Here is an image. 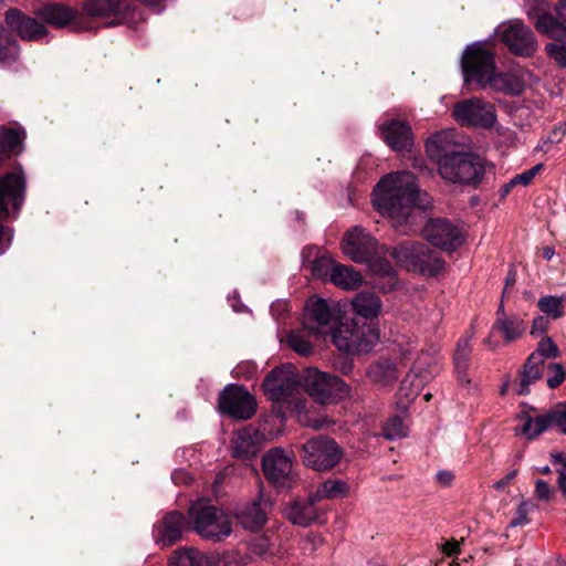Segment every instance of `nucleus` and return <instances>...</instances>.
I'll return each mask as SVG.
<instances>
[{
	"label": "nucleus",
	"instance_id": "ea45409f",
	"mask_svg": "<svg viewBox=\"0 0 566 566\" xmlns=\"http://www.w3.org/2000/svg\"><path fill=\"white\" fill-rule=\"evenodd\" d=\"M419 264L415 265L413 271H418L426 275H436L444 266V262L434 252L430 251L426 245V252L419 258Z\"/></svg>",
	"mask_w": 566,
	"mask_h": 566
},
{
	"label": "nucleus",
	"instance_id": "a878e982",
	"mask_svg": "<svg viewBox=\"0 0 566 566\" xmlns=\"http://www.w3.org/2000/svg\"><path fill=\"white\" fill-rule=\"evenodd\" d=\"M23 190L24 179L20 171L0 178V212H7L10 202L17 206Z\"/></svg>",
	"mask_w": 566,
	"mask_h": 566
},
{
	"label": "nucleus",
	"instance_id": "4d7b16f0",
	"mask_svg": "<svg viewBox=\"0 0 566 566\" xmlns=\"http://www.w3.org/2000/svg\"><path fill=\"white\" fill-rule=\"evenodd\" d=\"M304 547L303 549L304 551H310V552H313L317 548L318 545L322 544V538L319 536H316L314 534H308L305 538H304Z\"/></svg>",
	"mask_w": 566,
	"mask_h": 566
},
{
	"label": "nucleus",
	"instance_id": "5fc2aeb1",
	"mask_svg": "<svg viewBox=\"0 0 566 566\" xmlns=\"http://www.w3.org/2000/svg\"><path fill=\"white\" fill-rule=\"evenodd\" d=\"M548 368L554 371V376L547 379V385L551 388H555L564 381L565 373L559 364H549Z\"/></svg>",
	"mask_w": 566,
	"mask_h": 566
},
{
	"label": "nucleus",
	"instance_id": "ddd939ff",
	"mask_svg": "<svg viewBox=\"0 0 566 566\" xmlns=\"http://www.w3.org/2000/svg\"><path fill=\"white\" fill-rule=\"evenodd\" d=\"M501 39L517 55L530 56L537 50L533 31L521 20H511L501 27Z\"/></svg>",
	"mask_w": 566,
	"mask_h": 566
},
{
	"label": "nucleus",
	"instance_id": "a211bd4d",
	"mask_svg": "<svg viewBox=\"0 0 566 566\" xmlns=\"http://www.w3.org/2000/svg\"><path fill=\"white\" fill-rule=\"evenodd\" d=\"M6 23L11 31L25 41H38L48 34V29L43 23L18 9H10L6 12Z\"/></svg>",
	"mask_w": 566,
	"mask_h": 566
},
{
	"label": "nucleus",
	"instance_id": "7c9ffc66",
	"mask_svg": "<svg viewBox=\"0 0 566 566\" xmlns=\"http://www.w3.org/2000/svg\"><path fill=\"white\" fill-rule=\"evenodd\" d=\"M526 325L523 319L515 315L510 317H502L496 319L492 332H500L506 342H514L518 339L525 332Z\"/></svg>",
	"mask_w": 566,
	"mask_h": 566
},
{
	"label": "nucleus",
	"instance_id": "393cba45",
	"mask_svg": "<svg viewBox=\"0 0 566 566\" xmlns=\"http://www.w3.org/2000/svg\"><path fill=\"white\" fill-rule=\"evenodd\" d=\"M316 502L311 495L307 500H295L289 503L283 515L294 525L306 527L317 518Z\"/></svg>",
	"mask_w": 566,
	"mask_h": 566
},
{
	"label": "nucleus",
	"instance_id": "49530a36",
	"mask_svg": "<svg viewBox=\"0 0 566 566\" xmlns=\"http://www.w3.org/2000/svg\"><path fill=\"white\" fill-rule=\"evenodd\" d=\"M533 507L534 505L532 503L522 501L515 511V515L512 518L510 526L516 527L526 525L530 522L528 514Z\"/></svg>",
	"mask_w": 566,
	"mask_h": 566
},
{
	"label": "nucleus",
	"instance_id": "3c124183",
	"mask_svg": "<svg viewBox=\"0 0 566 566\" xmlns=\"http://www.w3.org/2000/svg\"><path fill=\"white\" fill-rule=\"evenodd\" d=\"M552 428L556 427L563 433H566V407H558L551 411Z\"/></svg>",
	"mask_w": 566,
	"mask_h": 566
},
{
	"label": "nucleus",
	"instance_id": "603ef678",
	"mask_svg": "<svg viewBox=\"0 0 566 566\" xmlns=\"http://www.w3.org/2000/svg\"><path fill=\"white\" fill-rule=\"evenodd\" d=\"M553 463L558 465L559 484L564 493H566V453L553 454Z\"/></svg>",
	"mask_w": 566,
	"mask_h": 566
},
{
	"label": "nucleus",
	"instance_id": "c9c22d12",
	"mask_svg": "<svg viewBox=\"0 0 566 566\" xmlns=\"http://www.w3.org/2000/svg\"><path fill=\"white\" fill-rule=\"evenodd\" d=\"M317 335L311 328H306L303 323V328L297 331H291L286 337L287 345L300 355H308L312 352L311 337Z\"/></svg>",
	"mask_w": 566,
	"mask_h": 566
},
{
	"label": "nucleus",
	"instance_id": "0eeeda50",
	"mask_svg": "<svg viewBox=\"0 0 566 566\" xmlns=\"http://www.w3.org/2000/svg\"><path fill=\"white\" fill-rule=\"evenodd\" d=\"M379 338L377 324H361L355 318L342 323L332 334L335 346L346 354L368 353Z\"/></svg>",
	"mask_w": 566,
	"mask_h": 566
},
{
	"label": "nucleus",
	"instance_id": "680f3d73",
	"mask_svg": "<svg viewBox=\"0 0 566 566\" xmlns=\"http://www.w3.org/2000/svg\"><path fill=\"white\" fill-rule=\"evenodd\" d=\"M436 479L441 485L447 486L453 481L454 474L451 471H439Z\"/></svg>",
	"mask_w": 566,
	"mask_h": 566
},
{
	"label": "nucleus",
	"instance_id": "dca6fc26",
	"mask_svg": "<svg viewBox=\"0 0 566 566\" xmlns=\"http://www.w3.org/2000/svg\"><path fill=\"white\" fill-rule=\"evenodd\" d=\"M464 150V146L458 140L455 130H441L430 136L426 143L428 157L440 167V164L448 161Z\"/></svg>",
	"mask_w": 566,
	"mask_h": 566
},
{
	"label": "nucleus",
	"instance_id": "c756f323",
	"mask_svg": "<svg viewBox=\"0 0 566 566\" xmlns=\"http://www.w3.org/2000/svg\"><path fill=\"white\" fill-rule=\"evenodd\" d=\"M520 421L521 426L517 429L518 433L523 434L526 439H534L547 429L552 428L551 411L536 417L522 415L520 417Z\"/></svg>",
	"mask_w": 566,
	"mask_h": 566
},
{
	"label": "nucleus",
	"instance_id": "72a5a7b5",
	"mask_svg": "<svg viewBox=\"0 0 566 566\" xmlns=\"http://www.w3.org/2000/svg\"><path fill=\"white\" fill-rule=\"evenodd\" d=\"M19 51L18 42L10 38L4 27H0V67L13 65L18 61Z\"/></svg>",
	"mask_w": 566,
	"mask_h": 566
},
{
	"label": "nucleus",
	"instance_id": "20e7f679",
	"mask_svg": "<svg viewBox=\"0 0 566 566\" xmlns=\"http://www.w3.org/2000/svg\"><path fill=\"white\" fill-rule=\"evenodd\" d=\"M342 251L356 263H367L371 274L377 279L375 286L384 292L397 284L396 272L381 254L384 248L361 227L355 226L346 231L342 241Z\"/></svg>",
	"mask_w": 566,
	"mask_h": 566
},
{
	"label": "nucleus",
	"instance_id": "aec40b11",
	"mask_svg": "<svg viewBox=\"0 0 566 566\" xmlns=\"http://www.w3.org/2000/svg\"><path fill=\"white\" fill-rule=\"evenodd\" d=\"M264 432L249 426L239 430L232 440L233 455L238 459H250L256 454L261 444L269 440Z\"/></svg>",
	"mask_w": 566,
	"mask_h": 566
},
{
	"label": "nucleus",
	"instance_id": "e433bc0d",
	"mask_svg": "<svg viewBox=\"0 0 566 566\" xmlns=\"http://www.w3.org/2000/svg\"><path fill=\"white\" fill-rule=\"evenodd\" d=\"M348 493V485L340 480H327L323 482L317 490L315 491L313 496V501L316 503L322 500H334L338 497H343Z\"/></svg>",
	"mask_w": 566,
	"mask_h": 566
},
{
	"label": "nucleus",
	"instance_id": "37998d69",
	"mask_svg": "<svg viewBox=\"0 0 566 566\" xmlns=\"http://www.w3.org/2000/svg\"><path fill=\"white\" fill-rule=\"evenodd\" d=\"M471 352V336H463L458 340L454 353V366L459 376L465 373L468 358Z\"/></svg>",
	"mask_w": 566,
	"mask_h": 566
},
{
	"label": "nucleus",
	"instance_id": "58836bf2",
	"mask_svg": "<svg viewBox=\"0 0 566 566\" xmlns=\"http://www.w3.org/2000/svg\"><path fill=\"white\" fill-rule=\"evenodd\" d=\"M303 265L308 268L314 277L331 282L332 272L336 263L329 255L323 254L316 256L313 261H304Z\"/></svg>",
	"mask_w": 566,
	"mask_h": 566
},
{
	"label": "nucleus",
	"instance_id": "79ce46f5",
	"mask_svg": "<svg viewBox=\"0 0 566 566\" xmlns=\"http://www.w3.org/2000/svg\"><path fill=\"white\" fill-rule=\"evenodd\" d=\"M22 133L18 129L7 128L0 130V149L9 157L19 151L22 142Z\"/></svg>",
	"mask_w": 566,
	"mask_h": 566
},
{
	"label": "nucleus",
	"instance_id": "9b49d317",
	"mask_svg": "<svg viewBox=\"0 0 566 566\" xmlns=\"http://www.w3.org/2000/svg\"><path fill=\"white\" fill-rule=\"evenodd\" d=\"M452 115L459 124L475 128H491L496 123L494 105L478 97L455 104Z\"/></svg>",
	"mask_w": 566,
	"mask_h": 566
},
{
	"label": "nucleus",
	"instance_id": "e2e57ef3",
	"mask_svg": "<svg viewBox=\"0 0 566 566\" xmlns=\"http://www.w3.org/2000/svg\"><path fill=\"white\" fill-rule=\"evenodd\" d=\"M171 478L175 483L188 482L190 479L189 474L184 470L175 471Z\"/></svg>",
	"mask_w": 566,
	"mask_h": 566
},
{
	"label": "nucleus",
	"instance_id": "a19ab883",
	"mask_svg": "<svg viewBox=\"0 0 566 566\" xmlns=\"http://www.w3.org/2000/svg\"><path fill=\"white\" fill-rule=\"evenodd\" d=\"M564 301L563 296L547 295L538 300L537 306L546 316L558 319L564 315Z\"/></svg>",
	"mask_w": 566,
	"mask_h": 566
},
{
	"label": "nucleus",
	"instance_id": "7ed1b4c3",
	"mask_svg": "<svg viewBox=\"0 0 566 566\" xmlns=\"http://www.w3.org/2000/svg\"><path fill=\"white\" fill-rule=\"evenodd\" d=\"M300 377L296 368L291 364L282 365L273 369L264 379L263 389L270 400L277 407V415L281 419L285 418L287 411H295L297 420L302 426L314 429L328 427L332 421L327 418L311 419L303 411L304 405L297 399L300 392Z\"/></svg>",
	"mask_w": 566,
	"mask_h": 566
},
{
	"label": "nucleus",
	"instance_id": "774afa93",
	"mask_svg": "<svg viewBox=\"0 0 566 566\" xmlns=\"http://www.w3.org/2000/svg\"><path fill=\"white\" fill-rule=\"evenodd\" d=\"M554 254H555V251H554L553 248H551V247L544 248V250H543V258L545 260H551L554 256Z\"/></svg>",
	"mask_w": 566,
	"mask_h": 566
},
{
	"label": "nucleus",
	"instance_id": "f8f14e48",
	"mask_svg": "<svg viewBox=\"0 0 566 566\" xmlns=\"http://www.w3.org/2000/svg\"><path fill=\"white\" fill-rule=\"evenodd\" d=\"M256 408L252 395L239 386H228L220 394L219 409L232 418L245 420L251 418Z\"/></svg>",
	"mask_w": 566,
	"mask_h": 566
},
{
	"label": "nucleus",
	"instance_id": "c03bdc74",
	"mask_svg": "<svg viewBox=\"0 0 566 566\" xmlns=\"http://www.w3.org/2000/svg\"><path fill=\"white\" fill-rule=\"evenodd\" d=\"M382 432L388 440L400 439L407 437L408 427L400 416H394L384 426Z\"/></svg>",
	"mask_w": 566,
	"mask_h": 566
},
{
	"label": "nucleus",
	"instance_id": "bf43d9fd",
	"mask_svg": "<svg viewBox=\"0 0 566 566\" xmlns=\"http://www.w3.org/2000/svg\"><path fill=\"white\" fill-rule=\"evenodd\" d=\"M548 327V319L543 316H538L533 321L532 334L544 333Z\"/></svg>",
	"mask_w": 566,
	"mask_h": 566
},
{
	"label": "nucleus",
	"instance_id": "69168bd1",
	"mask_svg": "<svg viewBox=\"0 0 566 566\" xmlns=\"http://www.w3.org/2000/svg\"><path fill=\"white\" fill-rule=\"evenodd\" d=\"M515 186H511V180L506 184H504L501 189H500V193L502 197H505L510 193V191L514 188Z\"/></svg>",
	"mask_w": 566,
	"mask_h": 566
},
{
	"label": "nucleus",
	"instance_id": "052dcab7",
	"mask_svg": "<svg viewBox=\"0 0 566 566\" xmlns=\"http://www.w3.org/2000/svg\"><path fill=\"white\" fill-rule=\"evenodd\" d=\"M11 241V233L0 223V254L3 253Z\"/></svg>",
	"mask_w": 566,
	"mask_h": 566
},
{
	"label": "nucleus",
	"instance_id": "a18cd8bd",
	"mask_svg": "<svg viewBox=\"0 0 566 566\" xmlns=\"http://www.w3.org/2000/svg\"><path fill=\"white\" fill-rule=\"evenodd\" d=\"M558 354L559 350L552 338L545 337L538 343L537 349L530 356H537V360L544 365L546 359L555 358Z\"/></svg>",
	"mask_w": 566,
	"mask_h": 566
},
{
	"label": "nucleus",
	"instance_id": "6ab92c4d",
	"mask_svg": "<svg viewBox=\"0 0 566 566\" xmlns=\"http://www.w3.org/2000/svg\"><path fill=\"white\" fill-rule=\"evenodd\" d=\"M186 527L187 523L182 514L172 511L154 526V537L161 546H169L181 538Z\"/></svg>",
	"mask_w": 566,
	"mask_h": 566
},
{
	"label": "nucleus",
	"instance_id": "5701e85b",
	"mask_svg": "<svg viewBox=\"0 0 566 566\" xmlns=\"http://www.w3.org/2000/svg\"><path fill=\"white\" fill-rule=\"evenodd\" d=\"M350 307L357 318L365 321L363 324H376L375 321L382 310V302L378 295L363 291L352 298Z\"/></svg>",
	"mask_w": 566,
	"mask_h": 566
},
{
	"label": "nucleus",
	"instance_id": "4c0bfd02",
	"mask_svg": "<svg viewBox=\"0 0 566 566\" xmlns=\"http://www.w3.org/2000/svg\"><path fill=\"white\" fill-rule=\"evenodd\" d=\"M367 375L375 384L387 385L397 378V370L389 361H377L369 366Z\"/></svg>",
	"mask_w": 566,
	"mask_h": 566
},
{
	"label": "nucleus",
	"instance_id": "f704fd0d",
	"mask_svg": "<svg viewBox=\"0 0 566 566\" xmlns=\"http://www.w3.org/2000/svg\"><path fill=\"white\" fill-rule=\"evenodd\" d=\"M544 371V365L537 360V356H530L524 365V370L522 373V379L516 388V392L518 395L528 394L530 385L539 379Z\"/></svg>",
	"mask_w": 566,
	"mask_h": 566
},
{
	"label": "nucleus",
	"instance_id": "473e14b6",
	"mask_svg": "<svg viewBox=\"0 0 566 566\" xmlns=\"http://www.w3.org/2000/svg\"><path fill=\"white\" fill-rule=\"evenodd\" d=\"M108 27L134 21L135 11L127 0H108Z\"/></svg>",
	"mask_w": 566,
	"mask_h": 566
},
{
	"label": "nucleus",
	"instance_id": "338daca9",
	"mask_svg": "<svg viewBox=\"0 0 566 566\" xmlns=\"http://www.w3.org/2000/svg\"><path fill=\"white\" fill-rule=\"evenodd\" d=\"M511 315H507L504 311V302L501 301L497 312H496V319H501L502 317H510Z\"/></svg>",
	"mask_w": 566,
	"mask_h": 566
},
{
	"label": "nucleus",
	"instance_id": "f257e3e1",
	"mask_svg": "<svg viewBox=\"0 0 566 566\" xmlns=\"http://www.w3.org/2000/svg\"><path fill=\"white\" fill-rule=\"evenodd\" d=\"M426 193H421L415 176L409 171L390 172L384 176L373 190L374 208L390 219L395 228L410 222L415 208H424Z\"/></svg>",
	"mask_w": 566,
	"mask_h": 566
},
{
	"label": "nucleus",
	"instance_id": "6e6552de",
	"mask_svg": "<svg viewBox=\"0 0 566 566\" xmlns=\"http://www.w3.org/2000/svg\"><path fill=\"white\" fill-rule=\"evenodd\" d=\"M438 171L444 180L452 184H478L484 175V161L481 157L463 150L440 164Z\"/></svg>",
	"mask_w": 566,
	"mask_h": 566
},
{
	"label": "nucleus",
	"instance_id": "f03ea898",
	"mask_svg": "<svg viewBox=\"0 0 566 566\" xmlns=\"http://www.w3.org/2000/svg\"><path fill=\"white\" fill-rule=\"evenodd\" d=\"M461 66L467 85L474 83L480 88L490 87L510 95L521 94L535 81L533 74L523 69L509 73H496L494 55L481 42L468 45L461 60Z\"/></svg>",
	"mask_w": 566,
	"mask_h": 566
},
{
	"label": "nucleus",
	"instance_id": "09e8293b",
	"mask_svg": "<svg viewBox=\"0 0 566 566\" xmlns=\"http://www.w3.org/2000/svg\"><path fill=\"white\" fill-rule=\"evenodd\" d=\"M542 169L543 164H537L531 169L516 175L511 179V186H528Z\"/></svg>",
	"mask_w": 566,
	"mask_h": 566
},
{
	"label": "nucleus",
	"instance_id": "1a4fd4ad",
	"mask_svg": "<svg viewBox=\"0 0 566 566\" xmlns=\"http://www.w3.org/2000/svg\"><path fill=\"white\" fill-rule=\"evenodd\" d=\"M303 386L317 402L325 403L331 399H344L350 396V388L337 376L307 369L302 376Z\"/></svg>",
	"mask_w": 566,
	"mask_h": 566
},
{
	"label": "nucleus",
	"instance_id": "9d476101",
	"mask_svg": "<svg viewBox=\"0 0 566 566\" xmlns=\"http://www.w3.org/2000/svg\"><path fill=\"white\" fill-rule=\"evenodd\" d=\"M342 449L327 437H316L302 446V460L305 465L315 471L333 469L342 458Z\"/></svg>",
	"mask_w": 566,
	"mask_h": 566
},
{
	"label": "nucleus",
	"instance_id": "0e129e2a",
	"mask_svg": "<svg viewBox=\"0 0 566 566\" xmlns=\"http://www.w3.org/2000/svg\"><path fill=\"white\" fill-rule=\"evenodd\" d=\"M556 12L564 23H566V0H562L556 7Z\"/></svg>",
	"mask_w": 566,
	"mask_h": 566
},
{
	"label": "nucleus",
	"instance_id": "bb28decb",
	"mask_svg": "<svg viewBox=\"0 0 566 566\" xmlns=\"http://www.w3.org/2000/svg\"><path fill=\"white\" fill-rule=\"evenodd\" d=\"M428 376L418 375L416 370L407 375L398 390L397 408L406 412L410 402L418 396L421 387L428 380Z\"/></svg>",
	"mask_w": 566,
	"mask_h": 566
},
{
	"label": "nucleus",
	"instance_id": "4be33fe9",
	"mask_svg": "<svg viewBox=\"0 0 566 566\" xmlns=\"http://www.w3.org/2000/svg\"><path fill=\"white\" fill-rule=\"evenodd\" d=\"M35 14L48 24L62 29L75 22L78 11L64 3L51 2L36 9Z\"/></svg>",
	"mask_w": 566,
	"mask_h": 566
},
{
	"label": "nucleus",
	"instance_id": "13d9d810",
	"mask_svg": "<svg viewBox=\"0 0 566 566\" xmlns=\"http://www.w3.org/2000/svg\"><path fill=\"white\" fill-rule=\"evenodd\" d=\"M441 549L447 556H454L460 553V544L457 541H448L442 544Z\"/></svg>",
	"mask_w": 566,
	"mask_h": 566
},
{
	"label": "nucleus",
	"instance_id": "de8ad7c7",
	"mask_svg": "<svg viewBox=\"0 0 566 566\" xmlns=\"http://www.w3.org/2000/svg\"><path fill=\"white\" fill-rule=\"evenodd\" d=\"M83 12L91 18H102L106 13V0H86Z\"/></svg>",
	"mask_w": 566,
	"mask_h": 566
},
{
	"label": "nucleus",
	"instance_id": "423d86ee",
	"mask_svg": "<svg viewBox=\"0 0 566 566\" xmlns=\"http://www.w3.org/2000/svg\"><path fill=\"white\" fill-rule=\"evenodd\" d=\"M188 516L190 525L202 538L220 542L232 532L229 516L221 509L202 501L190 505Z\"/></svg>",
	"mask_w": 566,
	"mask_h": 566
},
{
	"label": "nucleus",
	"instance_id": "cd10ccee",
	"mask_svg": "<svg viewBox=\"0 0 566 566\" xmlns=\"http://www.w3.org/2000/svg\"><path fill=\"white\" fill-rule=\"evenodd\" d=\"M426 252V244L406 241L398 244L391 252L392 258L397 263L407 269L413 271L415 265L419 264V258Z\"/></svg>",
	"mask_w": 566,
	"mask_h": 566
},
{
	"label": "nucleus",
	"instance_id": "2f4dec72",
	"mask_svg": "<svg viewBox=\"0 0 566 566\" xmlns=\"http://www.w3.org/2000/svg\"><path fill=\"white\" fill-rule=\"evenodd\" d=\"M170 566H210V555L195 548H182L174 553Z\"/></svg>",
	"mask_w": 566,
	"mask_h": 566
},
{
	"label": "nucleus",
	"instance_id": "2eb2a0df",
	"mask_svg": "<svg viewBox=\"0 0 566 566\" xmlns=\"http://www.w3.org/2000/svg\"><path fill=\"white\" fill-rule=\"evenodd\" d=\"M266 479L275 486H287L293 476V463L290 454L282 448H273L262 459Z\"/></svg>",
	"mask_w": 566,
	"mask_h": 566
},
{
	"label": "nucleus",
	"instance_id": "6e6d98bb",
	"mask_svg": "<svg viewBox=\"0 0 566 566\" xmlns=\"http://www.w3.org/2000/svg\"><path fill=\"white\" fill-rule=\"evenodd\" d=\"M552 495V490L548 484L543 480H537L535 484V496L538 500L548 501Z\"/></svg>",
	"mask_w": 566,
	"mask_h": 566
},
{
	"label": "nucleus",
	"instance_id": "39448f33",
	"mask_svg": "<svg viewBox=\"0 0 566 566\" xmlns=\"http://www.w3.org/2000/svg\"><path fill=\"white\" fill-rule=\"evenodd\" d=\"M545 0H527L526 14L534 19L536 30L554 42L546 44L545 51L559 66L566 69V25L548 13Z\"/></svg>",
	"mask_w": 566,
	"mask_h": 566
},
{
	"label": "nucleus",
	"instance_id": "412c9836",
	"mask_svg": "<svg viewBox=\"0 0 566 566\" xmlns=\"http://www.w3.org/2000/svg\"><path fill=\"white\" fill-rule=\"evenodd\" d=\"M271 507L272 503L270 499L260 494L252 503L239 511V522L247 530L258 531L268 521V514Z\"/></svg>",
	"mask_w": 566,
	"mask_h": 566
},
{
	"label": "nucleus",
	"instance_id": "c85d7f7f",
	"mask_svg": "<svg viewBox=\"0 0 566 566\" xmlns=\"http://www.w3.org/2000/svg\"><path fill=\"white\" fill-rule=\"evenodd\" d=\"M331 282L343 290H356L363 284V276L353 266L336 263Z\"/></svg>",
	"mask_w": 566,
	"mask_h": 566
},
{
	"label": "nucleus",
	"instance_id": "8fccbe9b",
	"mask_svg": "<svg viewBox=\"0 0 566 566\" xmlns=\"http://www.w3.org/2000/svg\"><path fill=\"white\" fill-rule=\"evenodd\" d=\"M210 566H242V563L237 553H226L223 555H210Z\"/></svg>",
	"mask_w": 566,
	"mask_h": 566
},
{
	"label": "nucleus",
	"instance_id": "4468645a",
	"mask_svg": "<svg viewBox=\"0 0 566 566\" xmlns=\"http://www.w3.org/2000/svg\"><path fill=\"white\" fill-rule=\"evenodd\" d=\"M424 238L444 251H454L464 241L462 230L444 219L430 220L423 229Z\"/></svg>",
	"mask_w": 566,
	"mask_h": 566
},
{
	"label": "nucleus",
	"instance_id": "f3484780",
	"mask_svg": "<svg viewBox=\"0 0 566 566\" xmlns=\"http://www.w3.org/2000/svg\"><path fill=\"white\" fill-rule=\"evenodd\" d=\"M337 321L335 307L328 305L323 298H310L305 305L304 324L306 328L323 335L332 329Z\"/></svg>",
	"mask_w": 566,
	"mask_h": 566
},
{
	"label": "nucleus",
	"instance_id": "864d4df0",
	"mask_svg": "<svg viewBox=\"0 0 566 566\" xmlns=\"http://www.w3.org/2000/svg\"><path fill=\"white\" fill-rule=\"evenodd\" d=\"M566 134V125L556 127L543 143L538 146L539 150L547 151L548 144L559 143Z\"/></svg>",
	"mask_w": 566,
	"mask_h": 566
},
{
	"label": "nucleus",
	"instance_id": "b1692460",
	"mask_svg": "<svg viewBox=\"0 0 566 566\" xmlns=\"http://www.w3.org/2000/svg\"><path fill=\"white\" fill-rule=\"evenodd\" d=\"M386 144L394 150L408 149L412 144V133L405 122L390 120L380 127Z\"/></svg>",
	"mask_w": 566,
	"mask_h": 566
}]
</instances>
